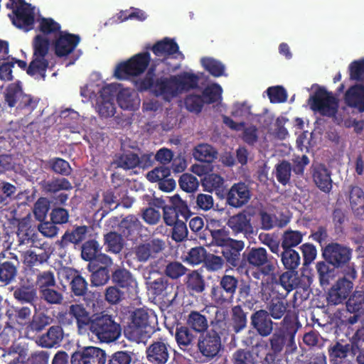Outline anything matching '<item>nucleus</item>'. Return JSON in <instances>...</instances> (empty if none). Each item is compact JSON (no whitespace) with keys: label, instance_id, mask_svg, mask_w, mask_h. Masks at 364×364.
Wrapping results in <instances>:
<instances>
[{"label":"nucleus","instance_id":"f257e3e1","mask_svg":"<svg viewBox=\"0 0 364 364\" xmlns=\"http://www.w3.org/2000/svg\"><path fill=\"white\" fill-rule=\"evenodd\" d=\"M50 41L41 35H36L32 43L33 56L28 66L26 61L12 58L11 62H15L18 67L23 70H26V73L30 76H39L45 80L46 77V70L49 66V48Z\"/></svg>","mask_w":364,"mask_h":364},{"label":"nucleus","instance_id":"f03ea898","mask_svg":"<svg viewBox=\"0 0 364 364\" xmlns=\"http://www.w3.org/2000/svg\"><path fill=\"white\" fill-rule=\"evenodd\" d=\"M156 323V317L147 309H136L133 311L131 320L124 328V335L130 341L144 342L155 332L154 324Z\"/></svg>","mask_w":364,"mask_h":364},{"label":"nucleus","instance_id":"7ed1b4c3","mask_svg":"<svg viewBox=\"0 0 364 364\" xmlns=\"http://www.w3.org/2000/svg\"><path fill=\"white\" fill-rule=\"evenodd\" d=\"M301 326L297 318L286 315L281 322V328L278 331L272 334L269 338V345L274 353H279L285 348V353H294L297 346L295 336Z\"/></svg>","mask_w":364,"mask_h":364},{"label":"nucleus","instance_id":"20e7f679","mask_svg":"<svg viewBox=\"0 0 364 364\" xmlns=\"http://www.w3.org/2000/svg\"><path fill=\"white\" fill-rule=\"evenodd\" d=\"M353 250L345 245L332 242L322 247V256L328 264L336 269H345L346 276L355 279L357 272L354 264L350 263Z\"/></svg>","mask_w":364,"mask_h":364},{"label":"nucleus","instance_id":"39448f33","mask_svg":"<svg viewBox=\"0 0 364 364\" xmlns=\"http://www.w3.org/2000/svg\"><path fill=\"white\" fill-rule=\"evenodd\" d=\"M90 331L102 342L109 343L118 339L121 326L111 315L103 313L93 314Z\"/></svg>","mask_w":364,"mask_h":364},{"label":"nucleus","instance_id":"423d86ee","mask_svg":"<svg viewBox=\"0 0 364 364\" xmlns=\"http://www.w3.org/2000/svg\"><path fill=\"white\" fill-rule=\"evenodd\" d=\"M151 56L149 52L139 53L125 62L120 63L114 70V76L119 80L127 79L130 76H139L149 66Z\"/></svg>","mask_w":364,"mask_h":364},{"label":"nucleus","instance_id":"0eeeda50","mask_svg":"<svg viewBox=\"0 0 364 364\" xmlns=\"http://www.w3.org/2000/svg\"><path fill=\"white\" fill-rule=\"evenodd\" d=\"M364 341L358 339L353 341L344 340L336 341L328 347L329 361L331 364H341L351 361L359 352V344H363Z\"/></svg>","mask_w":364,"mask_h":364},{"label":"nucleus","instance_id":"6e6552de","mask_svg":"<svg viewBox=\"0 0 364 364\" xmlns=\"http://www.w3.org/2000/svg\"><path fill=\"white\" fill-rule=\"evenodd\" d=\"M238 287V277L224 274L220 277L219 284L212 287L210 291L211 299L216 304L220 306L229 304L233 301Z\"/></svg>","mask_w":364,"mask_h":364},{"label":"nucleus","instance_id":"1a4fd4ad","mask_svg":"<svg viewBox=\"0 0 364 364\" xmlns=\"http://www.w3.org/2000/svg\"><path fill=\"white\" fill-rule=\"evenodd\" d=\"M311 109L323 116L333 117L338 109V101L332 92L324 87H318L309 100Z\"/></svg>","mask_w":364,"mask_h":364},{"label":"nucleus","instance_id":"9d476101","mask_svg":"<svg viewBox=\"0 0 364 364\" xmlns=\"http://www.w3.org/2000/svg\"><path fill=\"white\" fill-rule=\"evenodd\" d=\"M272 258L262 247L249 248L242 254L243 262L248 263L251 267L261 268L260 272L264 276L274 274L275 267L272 261Z\"/></svg>","mask_w":364,"mask_h":364},{"label":"nucleus","instance_id":"9b49d317","mask_svg":"<svg viewBox=\"0 0 364 364\" xmlns=\"http://www.w3.org/2000/svg\"><path fill=\"white\" fill-rule=\"evenodd\" d=\"M171 351V347L168 338L161 337L153 341L146 348V359L151 364H166L170 358Z\"/></svg>","mask_w":364,"mask_h":364},{"label":"nucleus","instance_id":"f8f14e48","mask_svg":"<svg viewBox=\"0 0 364 364\" xmlns=\"http://www.w3.org/2000/svg\"><path fill=\"white\" fill-rule=\"evenodd\" d=\"M251 191L245 182L234 183L228 191H224L226 203L233 208H241L246 205L251 198Z\"/></svg>","mask_w":364,"mask_h":364},{"label":"nucleus","instance_id":"ddd939ff","mask_svg":"<svg viewBox=\"0 0 364 364\" xmlns=\"http://www.w3.org/2000/svg\"><path fill=\"white\" fill-rule=\"evenodd\" d=\"M166 247L165 242L159 238H151L140 243L134 248V255L140 262L156 258Z\"/></svg>","mask_w":364,"mask_h":364},{"label":"nucleus","instance_id":"4468645a","mask_svg":"<svg viewBox=\"0 0 364 364\" xmlns=\"http://www.w3.org/2000/svg\"><path fill=\"white\" fill-rule=\"evenodd\" d=\"M106 353L102 349L89 346L82 348L72 354L71 364H105Z\"/></svg>","mask_w":364,"mask_h":364},{"label":"nucleus","instance_id":"2eb2a0df","mask_svg":"<svg viewBox=\"0 0 364 364\" xmlns=\"http://www.w3.org/2000/svg\"><path fill=\"white\" fill-rule=\"evenodd\" d=\"M12 23L25 32L33 28L35 22L34 8L30 6H16L11 14H9Z\"/></svg>","mask_w":364,"mask_h":364},{"label":"nucleus","instance_id":"dca6fc26","mask_svg":"<svg viewBox=\"0 0 364 364\" xmlns=\"http://www.w3.org/2000/svg\"><path fill=\"white\" fill-rule=\"evenodd\" d=\"M80 41V37L77 34L62 31L53 42L54 51L59 58L68 56L73 53Z\"/></svg>","mask_w":364,"mask_h":364},{"label":"nucleus","instance_id":"f3484780","mask_svg":"<svg viewBox=\"0 0 364 364\" xmlns=\"http://www.w3.org/2000/svg\"><path fill=\"white\" fill-rule=\"evenodd\" d=\"M352 279L347 276L339 279L329 289L327 301L329 304L338 305L343 303L349 296L353 288Z\"/></svg>","mask_w":364,"mask_h":364},{"label":"nucleus","instance_id":"a211bd4d","mask_svg":"<svg viewBox=\"0 0 364 364\" xmlns=\"http://www.w3.org/2000/svg\"><path fill=\"white\" fill-rule=\"evenodd\" d=\"M274 324L269 313L264 309L257 310L250 316L252 328L262 337H267L272 333Z\"/></svg>","mask_w":364,"mask_h":364},{"label":"nucleus","instance_id":"6ab92c4d","mask_svg":"<svg viewBox=\"0 0 364 364\" xmlns=\"http://www.w3.org/2000/svg\"><path fill=\"white\" fill-rule=\"evenodd\" d=\"M198 348L203 356L210 360L218 355L222 348L221 338L206 332L199 337Z\"/></svg>","mask_w":364,"mask_h":364},{"label":"nucleus","instance_id":"aec40b11","mask_svg":"<svg viewBox=\"0 0 364 364\" xmlns=\"http://www.w3.org/2000/svg\"><path fill=\"white\" fill-rule=\"evenodd\" d=\"M9 255L11 257L0 256V282L4 285L10 284L15 281L20 264L16 255L12 253H9Z\"/></svg>","mask_w":364,"mask_h":364},{"label":"nucleus","instance_id":"412c9836","mask_svg":"<svg viewBox=\"0 0 364 364\" xmlns=\"http://www.w3.org/2000/svg\"><path fill=\"white\" fill-rule=\"evenodd\" d=\"M245 247L242 240L231 239L221 248V253L227 264L232 267H242L244 260L241 259V252Z\"/></svg>","mask_w":364,"mask_h":364},{"label":"nucleus","instance_id":"4be33fe9","mask_svg":"<svg viewBox=\"0 0 364 364\" xmlns=\"http://www.w3.org/2000/svg\"><path fill=\"white\" fill-rule=\"evenodd\" d=\"M63 277L70 280L71 292L76 296H84L88 291V283L80 272L70 267H64L61 270Z\"/></svg>","mask_w":364,"mask_h":364},{"label":"nucleus","instance_id":"5701e85b","mask_svg":"<svg viewBox=\"0 0 364 364\" xmlns=\"http://www.w3.org/2000/svg\"><path fill=\"white\" fill-rule=\"evenodd\" d=\"M175 80L174 75H171L169 77L157 78L155 81L154 95L156 97H162L166 101H170L178 96V92Z\"/></svg>","mask_w":364,"mask_h":364},{"label":"nucleus","instance_id":"b1692460","mask_svg":"<svg viewBox=\"0 0 364 364\" xmlns=\"http://www.w3.org/2000/svg\"><path fill=\"white\" fill-rule=\"evenodd\" d=\"M114 97L109 87H103L97 99L96 109L101 117H111L115 113Z\"/></svg>","mask_w":364,"mask_h":364},{"label":"nucleus","instance_id":"393cba45","mask_svg":"<svg viewBox=\"0 0 364 364\" xmlns=\"http://www.w3.org/2000/svg\"><path fill=\"white\" fill-rule=\"evenodd\" d=\"M345 104L358 112H364V85L355 84L351 85L344 95Z\"/></svg>","mask_w":364,"mask_h":364},{"label":"nucleus","instance_id":"a878e982","mask_svg":"<svg viewBox=\"0 0 364 364\" xmlns=\"http://www.w3.org/2000/svg\"><path fill=\"white\" fill-rule=\"evenodd\" d=\"M312 178L316 186L323 193H329L332 189L331 172L324 164H319L312 167Z\"/></svg>","mask_w":364,"mask_h":364},{"label":"nucleus","instance_id":"bb28decb","mask_svg":"<svg viewBox=\"0 0 364 364\" xmlns=\"http://www.w3.org/2000/svg\"><path fill=\"white\" fill-rule=\"evenodd\" d=\"M227 225L235 234L242 233L247 235L253 232L250 216L245 211L230 216Z\"/></svg>","mask_w":364,"mask_h":364},{"label":"nucleus","instance_id":"cd10ccee","mask_svg":"<svg viewBox=\"0 0 364 364\" xmlns=\"http://www.w3.org/2000/svg\"><path fill=\"white\" fill-rule=\"evenodd\" d=\"M111 281L114 285L128 292L132 291L136 286V281L133 274L124 267H117L112 271Z\"/></svg>","mask_w":364,"mask_h":364},{"label":"nucleus","instance_id":"c85d7f7f","mask_svg":"<svg viewBox=\"0 0 364 364\" xmlns=\"http://www.w3.org/2000/svg\"><path fill=\"white\" fill-rule=\"evenodd\" d=\"M88 230L87 225L74 226L72 230L65 232L57 245L63 249L66 248L70 243L79 245L85 240Z\"/></svg>","mask_w":364,"mask_h":364},{"label":"nucleus","instance_id":"c756f323","mask_svg":"<svg viewBox=\"0 0 364 364\" xmlns=\"http://www.w3.org/2000/svg\"><path fill=\"white\" fill-rule=\"evenodd\" d=\"M141 223L134 215H129L122 219L119 225L121 234L129 240H134L139 235Z\"/></svg>","mask_w":364,"mask_h":364},{"label":"nucleus","instance_id":"7c9ffc66","mask_svg":"<svg viewBox=\"0 0 364 364\" xmlns=\"http://www.w3.org/2000/svg\"><path fill=\"white\" fill-rule=\"evenodd\" d=\"M146 284L149 292L154 296V298L158 297L159 299H168L169 294L173 290V285L171 284L164 277H159Z\"/></svg>","mask_w":364,"mask_h":364},{"label":"nucleus","instance_id":"2f4dec72","mask_svg":"<svg viewBox=\"0 0 364 364\" xmlns=\"http://www.w3.org/2000/svg\"><path fill=\"white\" fill-rule=\"evenodd\" d=\"M151 50L155 55L166 58L170 55L178 53L179 47L173 39L165 37L154 44Z\"/></svg>","mask_w":364,"mask_h":364},{"label":"nucleus","instance_id":"473e14b6","mask_svg":"<svg viewBox=\"0 0 364 364\" xmlns=\"http://www.w3.org/2000/svg\"><path fill=\"white\" fill-rule=\"evenodd\" d=\"M63 338V330L60 326H52L48 331L39 338V345L51 348L58 346Z\"/></svg>","mask_w":364,"mask_h":364},{"label":"nucleus","instance_id":"72a5a7b5","mask_svg":"<svg viewBox=\"0 0 364 364\" xmlns=\"http://www.w3.org/2000/svg\"><path fill=\"white\" fill-rule=\"evenodd\" d=\"M43 191L47 194H55L62 191H70L73 185L65 177H53L50 180L44 181L41 183Z\"/></svg>","mask_w":364,"mask_h":364},{"label":"nucleus","instance_id":"f704fd0d","mask_svg":"<svg viewBox=\"0 0 364 364\" xmlns=\"http://www.w3.org/2000/svg\"><path fill=\"white\" fill-rule=\"evenodd\" d=\"M175 338L179 348L183 351L192 349L196 336L188 326L176 327Z\"/></svg>","mask_w":364,"mask_h":364},{"label":"nucleus","instance_id":"c9c22d12","mask_svg":"<svg viewBox=\"0 0 364 364\" xmlns=\"http://www.w3.org/2000/svg\"><path fill=\"white\" fill-rule=\"evenodd\" d=\"M69 313L75 318L79 329L92 326L93 315L90 316L82 304H72Z\"/></svg>","mask_w":364,"mask_h":364},{"label":"nucleus","instance_id":"e433bc0d","mask_svg":"<svg viewBox=\"0 0 364 364\" xmlns=\"http://www.w3.org/2000/svg\"><path fill=\"white\" fill-rule=\"evenodd\" d=\"M224 178L219 174L210 173L204 177L203 186L209 192L215 191L219 198L224 199Z\"/></svg>","mask_w":364,"mask_h":364},{"label":"nucleus","instance_id":"4c0bfd02","mask_svg":"<svg viewBox=\"0 0 364 364\" xmlns=\"http://www.w3.org/2000/svg\"><path fill=\"white\" fill-rule=\"evenodd\" d=\"M174 76L178 95L198 87L199 78L196 74L184 72Z\"/></svg>","mask_w":364,"mask_h":364},{"label":"nucleus","instance_id":"58836bf2","mask_svg":"<svg viewBox=\"0 0 364 364\" xmlns=\"http://www.w3.org/2000/svg\"><path fill=\"white\" fill-rule=\"evenodd\" d=\"M60 23L54 21L52 18L42 17L38 19V26L36 31L40 32L39 35L46 38L48 36H54L56 38L62 31Z\"/></svg>","mask_w":364,"mask_h":364},{"label":"nucleus","instance_id":"ea45409f","mask_svg":"<svg viewBox=\"0 0 364 364\" xmlns=\"http://www.w3.org/2000/svg\"><path fill=\"white\" fill-rule=\"evenodd\" d=\"M218 151L208 144L197 145L193 152L195 159L206 163L213 162L218 157Z\"/></svg>","mask_w":364,"mask_h":364},{"label":"nucleus","instance_id":"a19ab883","mask_svg":"<svg viewBox=\"0 0 364 364\" xmlns=\"http://www.w3.org/2000/svg\"><path fill=\"white\" fill-rule=\"evenodd\" d=\"M186 324L196 333H204L208 328L206 316L197 311H191L187 317Z\"/></svg>","mask_w":364,"mask_h":364},{"label":"nucleus","instance_id":"79ce46f5","mask_svg":"<svg viewBox=\"0 0 364 364\" xmlns=\"http://www.w3.org/2000/svg\"><path fill=\"white\" fill-rule=\"evenodd\" d=\"M284 269L297 270L301 264V257L294 249H282L279 255Z\"/></svg>","mask_w":364,"mask_h":364},{"label":"nucleus","instance_id":"37998d69","mask_svg":"<svg viewBox=\"0 0 364 364\" xmlns=\"http://www.w3.org/2000/svg\"><path fill=\"white\" fill-rule=\"evenodd\" d=\"M304 234L299 230L289 228L282 233L280 241L282 249H294L303 240Z\"/></svg>","mask_w":364,"mask_h":364},{"label":"nucleus","instance_id":"c03bdc74","mask_svg":"<svg viewBox=\"0 0 364 364\" xmlns=\"http://www.w3.org/2000/svg\"><path fill=\"white\" fill-rule=\"evenodd\" d=\"M330 265L331 264H328L326 260L319 261L316 264L319 283L323 288L328 287L335 277V268H331Z\"/></svg>","mask_w":364,"mask_h":364},{"label":"nucleus","instance_id":"a18cd8bd","mask_svg":"<svg viewBox=\"0 0 364 364\" xmlns=\"http://www.w3.org/2000/svg\"><path fill=\"white\" fill-rule=\"evenodd\" d=\"M186 288L193 293L200 294L205 289V282L203 276L197 270H193L186 276Z\"/></svg>","mask_w":364,"mask_h":364},{"label":"nucleus","instance_id":"49530a36","mask_svg":"<svg viewBox=\"0 0 364 364\" xmlns=\"http://www.w3.org/2000/svg\"><path fill=\"white\" fill-rule=\"evenodd\" d=\"M247 313L245 312L241 305H237L231 309V325L235 333H239L247 327Z\"/></svg>","mask_w":364,"mask_h":364},{"label":"nucleus","instance_id":"de8ad7c7","mask_svg":"<svg viewBox=\"0 0 364 364\" xmlns=\"http://www.w3.org/2000/svg\"><path fill=\"white\" fill-rule=\"evenodd\" d=\"M23 94V92L19 83H12L6 87L4 92L5 102L11 108L17 107Z\"/></svg>","mask_w":364,"mask_h":364},{"label":"nucleus","instance_id":"09e8293b","mask_svg":"<svg viewBox=\"0 0 364 364\" xmlns=\"http://www.w3.org/2000/svg\"><path fill=\"white\" fill-rule=\"evenodd\" d=\"M348 311L353 314L364 312V289L355 290L346 301Z\"/></svg>","mask_w":364,"mask_h":364},{"label":"nucleus","instance_id":"8fccbe9b","mask_svg":"<svg viewBox=\"0 0 364 364\" xmlns=\"http://www.w3.org/2000/svg\"><path fill=\"white\" fill-rule=\"evenodd\" d=\"M288 307V303L279 298H273L267 304V311L269 316L274 319H280L284 317Z\"/></svg>","mask_w":364,"mask_h":364},{"label":"nucleus","instance_id":"3c124183","mask_svg":"<svg viewBox=\"0 0 364 364\" xmlns=\"http://www.w3.org/2000/svg\"><path fill=\"white\" fill-rule=\"evenodd\" d=\"M283 272L279 278V284L285 289L287 292L297 288L299 285V277L297 270H289Z\"/></svg>","mask_w":364,"mask_h":364},{"label":"nucleus","instance_id":"603ef678","mask_svg":"<svg viewBox=\"0 0 364 364\" xmlns=\"http://www.w3.org/2000/svg\"><path fill=\"white\" fill-rule=\"evenodd\" d=\"M291 164L287 160H282L275 166V176L277 181L283 186L290 182Z\"/></svg>","mask_w":364,"mask_h":364},{"label":"nucleus","instance_id":"864d4df0","mask_svg":"<svg viewBox=\"0 0 364 364\" xmlns=\"http://www.w3.org/2000/svg\"><path fill=\"white\" fill-rule=\"evenodd\" d=\"M104 240L109 252L117 254L122 251L124 246L122 234L116 232H109L105 235Z\"/></svg>","mask_w":364,"mask_h":364},{"label":"nucleus","instance_id":"5fc2aeb1","mask_svg":"<svg viewBox=\"0 0 364 364\" xmlns=\"http://www.w3.org/2000/svg\"><path fill=\"white\" fill-rule=\"evenodd\" d=\"M88 269L92 272L90 282L93 287L103 286L106 284L109 279H111V275L109 274V269L105 267Z\"/></svg>","mask_w":364,"mask_h":364},{"label":"nucleus","instance_id":"6e6d98bb","mask_svg":"<svg viewBox=\"0 0 364 364\" xmlns=\"http://www.w3.org/2000/svg\"><path fill=\"white\" fill-rule=\"evenodd\" d=\"M36 284L39 291L46 288L55 287L56 281L54 272L50 269L39 271L36 274Z\"/></svg>","mask_w":364,"mask_h":364},{"label":"nucleus","instance_id":"4d7b16f0","mask_svg":"<svg viewBox=\"0 0 364 364\" xmlns=\"http://www.w3.org/2000/svg\"><path fill=\"white\" fill-rule=\"evenodd\" d=\"M211 328L206 332L221 338L227 332V321L224 314L217 311L214 319L210 323Z\"/></svg>","mask_w":364,"mask_h":364},{"label":"nucleus","instance_id":"13d9d810","mask_svg":"<svg viewBox=\"0 0 364 364\" xmlns=\"http://www.w3.org/2000/svg\"><path fill=\"white\" fill-rule=\"evenodd\" d=\"M202 66L214 77H218L224 75V65L213 58L205 57L200 60Z\"/></svg>","mask_w":364,"mask_h":364},{"label":"nucleus","instance_id":"bf43d9fd","mask_svg":"<svg viewBox=\"0 0 364 364\" xmlns=\"http://www.w3.org/2000/svg\"><path fill=\"white\" fill-rule=\"evenodd\" d=\"M14 297L21 303L33 304L37 296L35 289L27 286H21L14 289Z\"/></svg>","mask_w":364,"mask_h":364},{"label":"nucleus","instance_id":"052dcab7","mask_svg":"<svg viewBox=\"0 0 364 364\" xmlns=\"http://www.w3.org/2000/svg\"><path fill=\"white\" fill-rule=\"evenodd\" d=\"M48 164L51 171L63 176H68L72 172L70 164L66 160L60 157L50 159L48 161Z\"/></svg>","mask_w":364,"mask_h":364},{"label":"nucleus","instance_id":"680f3d73","mask_svg":"<svg viewBox=\"0 0 364 364\" xmlns=\"http://www.w3.org/2000/svg\"><path fill=\"white\" fill-rule=\"evenodd\" d=\"M100 247L95 240H89L84 242L81 247V257L85 260L91 262L100 252Z\"/></svg>","mask_w":364,"mask_h":364},{"label":"nucleus","instance_id":"e2e57ef3","mask_svg":"<svg viewBox=\"0 0 364 364\" xmlns=\"http://www.w3.org/2000/svg\"><path fill=\"white\" fill-rule=\"evenodd\" d=\"M231 362L232 364H257V358L253 352L247 349L240 348L232 354Z\"/></svg>","mask_w":364,"mask_h":364},{"label":"nucleus","instance_id":"0e129e2a","mask_svg":"<svg viewBox=\"0 0 364 364\" xmlns=\"http://www.w3.org/2000/svg\"><path fill=\"white\" fill-rule=\"evenodd\" d=\"M129 292L115 285L108 287L105 292V300L109 304H119Z\"/></svg>","mask_w":364,"mask_h":364},{"label":"nucleus","instance_id":"69168bd1","mask_svg":"<svg viewBox=\"0 0 364 364\" xmlns=\"http://www.w3.org/2000/svg\"><path fill=\"white\" fill-rule=\"evenodd\" d=\"M350 204L355 214L359 215L360 205L364 203V191L359 186H353L350 191Z\"/></svg>","mask_w":364,"mask_h":364},{"label":"nucleus","instance_id":"338daca9","mask_svg":"<svg viewBox=\"0 0 364 364\" xmlns=\"http://www.w3.org/2000/svg\"><path fill=\"white\" fill-rule=\"evenodd\" d=\"M222 87L218 84L206 87L202 92L205 104H213L221 100Z\"/></svg>","mask_w":364,"mask_h":364},{"label":"nucleus","instance_id":"774afa93","mask_svg":"<svg viewBox=\"0 0 364 364\" xmlns=\"http://www.w3.org/2000/svg\"><path fill=\"white\" fill-rule=\"evenodd\" d=\"M350 80L361 82L364 80V58L352 61L348 65Z\"/></svg>","mask_w":364,"mask_h":364}]
</instances>
